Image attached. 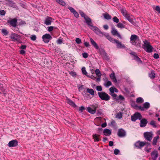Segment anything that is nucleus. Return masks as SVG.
<instances>
[{
  "instance_id": "obj_53",
  "label": "nucleus",
  "mask_w": 160,
  "mask_h": 160,
  "mask_svg": "<svg viewBox=\"0 0 160 160\" xmlns=\"http://www.w3.org/2000/svg\"><path fill=\"white\" fill-rule=\"evenodd\" d=\"M102 110L101 109H99V110H98L97 111V114L98 116H100L102 114Z\"/></svg>"
},
{
  "instance_id": "obj_11",
  "label": "nucleus",
  "mask_w": 160,
  "mask_h": 160,
  "mask_svg": "<svg viewBox=\"0 0 160 160\" xmlns=\"http://www.w3.org/2000/svg\"><path fill=\"white\" fill-rule=\"evenodd\" d=\"M134 145L137 148L141 149L145 145V143L144 142L138 141L135 143Z\"/></svg>"
},
{
  "instance_id": "obj_36",
  "label": "nucleus",
  "mask_w": 160,
  "mask_h": 160,
  "mask_svg": "<svg viewBox=\"0 0 160 160\" xmlns=\"http://www.w3.org/2000/svg\"><path fill=\"white\" fill-rule=\"evenodd\" d=\"M88 111L92 114H94L95 113V111L93 110L90 107H88L87 109Z\"/></svg>"
},
{
  "instance_id": "obj_52",
  "label": "nucleus",
  "mask_w": 160,
  "mask_h": 160,
  "mask_svg": "<svg viewBox=\"0 0 160 160\" xmlns=\"http://www.w3.org/2000/svg\"><path fill=\"white\" fill-rule=\"evenodd\" d=\"M59 3L63 6H66L67 5L65 2L62 0H61Z\"/></svg>"
},
{
  "instance_id": "obj_55",
  "label": "nucleus",
  "mask_w": 160,
  "mask_h": 160,
  "mask_svg": "<svg viewBox=\"0 0 160 160\" xmlns=\"http://www.w3.org/2000/svg\"><path fill=\"white\" fill-rule=\"evenodd\" d=\"M57 43L59 44H61L62 42V39H58L56 41Z\"/></svg>"
},
{
  "instance_id": "obj_46",
  "label": "nucleus",
  "mask_w": 160,
  "mask_h": 160,
  "mask_svg": "<svg viewBox=\"0 0 160 160\" xmlns=\"http://www.w3.org/2000/svg\"><path fill=\"white\" fill-rule=\"evenodd\" d=\"M2 32L5 35H7L8 33V31L5 29H2Z\"/></svg>"
},
{
  "instance_id": "obj_4",
  "label": "nucleus",
  "mask_w": 160,
  "mask_h": 160,
  "mask_svg": "<svg viewBox=\"0 0 160 160\" xmlns=\"http://www.w3.org/2000/svg\"><path fill=\"white\" fill-rule=\"evenodd\" d=\"M17 19L16 18H9V20L7 21V23L10 26H12L13 27H16L19 25H20V23L17 25Z\"/></svg>"
},
{
  "instance_id": "obj_21",
  "label": "nucleus",
  "mask_w": 160,
  "mask_h": 160,
  "mask_svg": "<svg viewBox=\"0 0 160 160\" xmlns=\"http://www.w3.org/2000/svg\"><path fill=\"white\" fill-rule=\"evenodd\" d=\"M52 17L48 16L45 20L44 23L47 25H50L52 22Z\"/></svg>"
},
{
  "instance_id": "obj_58",
  "label": "nucleus",
  "mask_w": 160,
  "mask_h": 160,
  "mask_svg": "<svg viewBox=\"0 0 160 160\" xmlns=\"http://www.w3.org/2000/svg\"><path fill=\"white\" fill-rule=\"evenodd\" d=\"M85 109V108L83 106L80 107L78 111H80L81 112H83V110Z\"/></svg>"
},
{
  "instance_id": "obj_6",
  "label": "nucleus",
  "mask_w": 160,
  "mask_h": 160,
  "mask_svg": "<svg viewBox=\"0 0 160 160\" xmlns=\"http://www.w3.org/2000/svg\"><path fill=\"white\" fill-rule=\"evenodd\" d=\"M142 117L140 112H135L133 115L131 116V120L133 122H135L137 119L141 120Z\"/></svg>"
},
{
  "instance_id": "obj_57",
  "label": "nucleus",
  "mask_w": 160,
  "mask_h": 160,
  "mask_svg": "<svg viewBox=\"0 0 160 160\" xmlns=\"http://www.w3.org/2000/svg\"><path fill=\"white\" fill-rule=\"evenodd\" d=\"M30 39L32 40L35 41L36 39V37L34 35H32L30 37Z\"/></svg>"
},
{
  "instance_id": "obj_32",
  "label": "nucleus",
  "mask_w": 160,
  "mask_h": 160,
  "mask_svg": "<svg viewBox=\"0 0 160 160\" xmlns=\"http://www.w3.org/2000/svg\"><path fill=\"white\" fill-rule=\"evenodd\" d=\"M118 32V31L114 28H112L111 33L113 36H116Z\"/></svg>"
},
{
  "instance_id": "obj_25",
  "label": "nucleus",
  "mask_w": 160,
  "mask_h": 160,
  "mask_svg": "<svg viewBox=\"0 0 160 160\" xmlns=\"http://www.w3.org/2000/svg\"><path fill=\"white\" fill-rule=\"evenodd\" d=\"M116 43L117 44V47L118 48H124L125 47V46L123 44H122L121 42H119L118 40L116 41Z\"/></svg>"
},
{
  "instance_id": "obj_51",
  "label": "nucleus",
  "mask_w": 160,
  "mask_h": 160,
  "mask_svg": "<svg viewBox=\"0 0 160 160\" xmlns=\"http://www.w3.org/2000/svg\"><path fill=\"white\" fill-rule=\"evenodd\" d=\"M150 125L153 126V127L156 128L157 127V125L155 123V121L154 120H152L150 122Z\"/></svg>"
},
{
  "instance_id": "obj_42",
  "label": "nucleus",
  "mask_w": 160,
  "mask_h": 160,
  "mask_svg": "<svg viewBox=\"0 0 160 160\" xmlns=\"http://www.w3.org/2000/svg\"><path fill=\"white\" fill-rule=\"evenodd\" d=\"M112 85L111 82L109 81H107L104 84L105 86L107 87H108L109 86Z\"/></svg>"
},
{
  "instance_id": "obj_1",
  "label": "nucleus",
  "mask_w": 160,
  "mask_h": 160,
  "mask_svg": "<svg viewBox=\"0 0 160 160\" xmlns=\"http://www.w3.org/2000/svg\"><path fill=\"white\" fill-rule=\"evenodd\" d=\"M131 43L136 47H140L141 41L139 37L136 35H132L130 37Z\"/></svg>"
},
{
  "instance_id": "obj_27",
  "label": "nucleus",
  "mask_w": 160,
  "mask_h": 160,
  "mask_svg": "<svg viewBox=\"0 0 160 160\" xmlns=\"http://www.w3.org/2000/svg\"><path fill=\"white\" fill-rule=\"evenodd\" d=\"M103 133L105 136H109L111 134L112 132L110 129L106 128L103 130Z\"/></svg>"
},
{
  "instance_id": "obj_43",
  "label": "nucleus",
  "mask_w": 160,
  "mask_h": 160,
  "mask_svg": "<svg viewBox=\"0 0 160 160\" xmlns=\"http://www.w3.org/2000/svg\"><path fill=\"white\" fill-rule=\"evenodd\" d=\"M103 59L106 60L107 61H108L109 60V58L106 52H105V54L103 56Z\"/></svg>"
},
{
  "instance_id": "obj_14",
  "label": "nucleus",
  "mask_w": 160,
  "mask_h": 160,
  "mask_svg": "<svg viewBox=\"0 0 160 160\" xmlns=\"http://www.w3.org/2000/svg\"><path fill=\"white\" fill-rule=\"evenodd\" d=\"M112 97L113 99L115 100L116 101H118L119 100L122 101H124L125 100V98L122 95H119L118 97L117 94L116 93H115L113 95H112Z\"/></svg>"
},
{
  "instance_id": "obj_38",
  "label": "nucleus",
  "mask_w": 160,
  "mask_h": 160,
  "mask_svg": "<svg viewBox=\"0 0 160 160\" xmlns=\"http://www.w3.org/2000/svg\"><path fill=\"white\" fill-rule=\"evenodd\" d=\"M134 108L137 110H140L141 111H144V110L143 107H142L141 106H138L137 105H135V107Z\"/></svg>"
},
{
  "instance_id": "obj_63",
  "label": "nucleus",
  "mask_w": 160,
  "mask_h": 160,
  "mask_svg": "<svg viewBox=\"0 0 160 160\" xmlns=\"http://www.w3.org/2000/svg\"><path fill=\"white\" fill-rule=\"evenodd\" d=\"M155 10H156L158 13L160 14V8L159 6H157L155 8Z\"/></svg>"
},
{
  "instance_id": "obj_20",
  "label": "nucleus",
  "mask_w": 160,
  "mask_h": 160,
  "mask_svg": "<svg viewBox=\"0 0 160 160\" xmlns=\"http://www.w3.org/2000/svg\"><path fill=\"white\" fill-rule=\"evenodd\" d=\"M86 23L87 24L88 27H90L89 28L91 30L94 32L95 31V29H96L95 27L96 28L97 27L92 25L93 23L92 22V19L89 21L88 22H87Z\"/></svg>"
},
{
  "instance_id": "obj_10",
  "label": "nucleus",
  "mask_w": 160,
  "mask_h": 160,
  "mask_svg": "<svg viewBox=\"0 0 160 160\" xmlns=\"http://www.w3.org/2000/svg\"><path fill=\"white\" fill-rule=\"evenodd\" d=\"M130 54L134 57L133 59L136 60L138 63L142 64V63L141 59L138 56L136 53L135 52L132 51L130 53Z\"/></svg>"
},
{
  "instance_id": "obj_40",
  "label": "nucleus",
  "mask_w": 160,
  "mask_h": 160,
  "mask_svg": "<svg viewBox=\"0 0 160 160\" xmlns=\"http://www.w3.org/2000/svg\"><path fill=\"white\" fill-rule=\"evenodd\" d=\"M117 27L118 28H125V26L121 22H118L117 24Z\"/></svg>"
},
{
  "instance_id": "obj_61",
  "label": "nucleus",
  "mask_w": 160,
  "mask_h": 160,
  "mask_svg": "<svg viewBox=\"0 0 160 160\" xmlns=\"http://www.w3.org/2000/svg\"><path fill=\"white\" fill-rule=\"evenodd\" d=\"M157 140L156 139L154 138L152 140V145L154 146L156 145L157 144Z\"/></svg>"
},
{
  "instance_id": "obj_49",
  "label": "nucleus",
  "mask_w": 160,
  "mask_h": 160,
  "mask_svg": "<svg viewBox=\"0 0 160 160\" xmlns=\"http://www.w3.org/2000/svg\"><path fill=\"white\" fill-rule=\"evenodd\" d=\"M96 89L97 91L100 92H101V91H102V87L101 86H96Z\"/></svg>"
},
{
  "instance_id": "obj_3",
  "label": "nucleus",
  "mask_w": 160,
  "mask_h": 160,
  "mask_svg": "<svg viewBox=\"0 0 160 160\" xmlns=\"http://www.w3.org/2000/svg\"><path fill=\"white\" fill-rule=\"evenodd\" d=\"M98 94L99 98L102 100L108 101L110 99V96L105 92H98Z\"/></svg>"
},
{
  "instance_id": "obj_13",
  "label": "nucleus",
  "mask_w": 160,
  "mask_h": 160,
  "mask_svg": "<svg viewBox=\"0 0 160 160\" xmlns=\"http://www.w3.org/2000/svg\"><path fill=\"white\" fill-rule=\"evenodd\" d=\"M18 142L17 140H12L9 142L8 146L9 147H16L18 145Z\"/></svg>"
},
{
  "instance_id": "obj_7",
  "label": "nucleus",
  "mask_w": 160,
  "mask_h": 160,
  "mask_svg": "<svg viewBox=\"0 0 160 160\" xmlns=\"http://www.w3.org/2000/svg\"><path fill=\"white\" fill-rule=\"evenodd\" d=\"M7 2L6 3V5L8 6L9 7H12L16 9H18V7L17 6L16 3L12 0H5Z\"/></svg>"
},
{
  "instance_id": "obj_56",
  "label": "nucleus",
  "mask_w": 160,
  "mask_h": 160,
  "mask_svg": "<svg viewBox=\"0 0 160 160\" xmlns=\"http://www.w3.org/2000/svg\"><path fill=\"white\" fill-rule=\"evenodd\" d=\"M130 103L131 105L133 107L135 108V105H137L135 104V102L133 100H130Z\"/></svg>"
},
{
  "instance_id": "obj_59",
  "label": "nucleus",
  "mask_w": 160,
  "mask_h": 160,
  "mask_svg": "<svg viewBox=\"0 0 160 160\" xmlns=\"http://www.w3.org/2000/svg\"><path fill=\"white\" fill-rule=\"evenodd\" d=\"M120 152V151L119 149H116L114 151V153L115 155H117L119 154Z\"/></svg>"
},
{
  "instance_id": "obj_30",
  "label": "nucleus",
  "mask_w": 160,
  "mask_h": 160,
  "mask_svg": "<svg viewBox=\"0 0 160 160\" xmlns=\"http://www.w3.org/2000/svg\"><path fill=\"white\" fill-rule=\"evenodd\" d=\"M125 18L133 25H135L136 24L133 19L130 18L129 14L126 16Z\"/></svg>"
},
{
  "instance_id": "obj_15",
  "label": "nucleus",
  "mask_w": 160,
  "mask_h": 160,
  "mask_svg": "<svg viewBox=\"0 0 160 160\" xmlns=\"http://www.w3.org/2000/svg\"><path fill=\"white\" fill-rule=\"evenodd\" d=\"M104 36L110 42L112 43H116V41L117 40L115 39L112 37L108 33H105L104 34Z\"/></svg>"
},
{
  "instance_id": "obj_23",
  "label": "nucleus",
  "mask_w": 160,
  "mask_h": 160,
  "mask_svg": "<svg viewBox=\"0 0 160 160\" xmlns=\"http://www.w3.org/2000/svg\"><path fill=\"white\" fill-rule=\"evenodd\" d=\"M44 62L47 67H50L52 65V61L49 59L45 58L44 59Z\"/></svg>"
},
{
  "instance_id": "obj_39",
  "label": "nucleus",
  "mask_w": 160,
  "mask_h": 160,
  "mask_svg": "<svg viewBox=\"0 0 160 160\" xmlns=\"http://www.w3.org/2000/svg\"><path fill=\"white\" fill-rule=\"evenodd\" d=\"M95 72L97 76L100 77L101 76L102 74L99 69H96L95 71Z\"/></svg>"
},
{
  "instance_id": "obj_12",
  "label": "nucleus",
  "mask_w": 160,
  "mask_h": 160,
  "mask_svg": "<svg viewBox=\"0 0 160 160\" xmlns=\"http://www.w3.org/2000/svg\"><path fill=\"white\" fill-rule=\"evenodd\" d=\"M79 13L81 16L83 18L85 19V20L84 22L87 23V22H88L91 19L90 18L85 14L83 12L81 11L79 12Z\"/></svg>"
},
{
  "instance_id": "obj_35",
  "label": "nucleus",
  "mask_w": 160,
  "mask_h": 160,
  "mask_svg": "<svg viewBox=\"0 0 160 160\" xmlns=\"http://www.w3.org/2000/svg\"><path fill=\"white\" fill-rule=\"evenodd\" d=\"M87 92L89 93L90 94L92 95H94V91L93 89L87 88Z\"/></svg>"
},
{
  "instance_id": "obj_26",
  "label": "nucleus",
  "mask_w": 160,
  "mask_h": 160,
  "mask_svg": "<svg viewBox=\"0 0 160 160\" xmlns=\"http://www.w3.org/2000/svg\"><path fill=\"white\" fill-rule=\"evenodd\" d=\"M67 103L73 108H76L77 107V105L75 104V103L71 100L69 98H67Z\"/></svg>"
},
{
  "instance_id": "obj_16",
  "label": "nucleus",
  "mask_w": 160,
  "mask_h": 160,
  "mask_svg": "<svg viewBox=\"0 0 160 160\" xmlns=\"http://www.w3.org/2000/svg\"><path fill=\"white\" fill-rule=\"evenodd\" d=\"M118 135L119 137H124L126 135V132L124 130L121 128L118 130Z\"/></svg>"
},
{
  "instance_id": "obj_9",
  "label": "nucleus",
  "mask_w": 160,
  "mask_h": 160,
  "mask_svg": "<svg viewBox=\"0 0 160 160\" xmlns=\"http://www.w3.org/2000/svg\"><path fill=\"white\" fill-rule=\"evenodd\" d=\"M144 137L145 139L149 141H151L152 138V132H147L144 133Z\"/></svg>"
},
{
  "instance_id": "obj_54",
  "label": "nucleus",
  "mask_w": 160,
  "mask_h": 160,
  "mask_svg": "<svg viewBox=\"0 0 160 160\" xmlns=\"http://www.w3.org/2000/svg\"><path fill=\"white\" fill-rule=\"evenodd\" d=\"M6 11L4 10H0V15L1 16H4L6 14Z\"/></svg>"
},
{
  "instance_id": "obj_41",
  "label": "nucleus",
  "mask_w": 160,
  "mask_h": 160,
  "mask_svg": "<svg viewBox=\"0 0 160 160\" xmlns=\"http://www.w3.org/2000/svg\"><path fill=\"white\" fill-rule=\"evenodd\" d=\"M99 53L102 56H103L106 52L104 49L103 48H101V49L99 48Z\"/></svg>"
},
{
  "instance_id": "obj_29",
  "label": "nucleus",
  "mask_w": 160,
  "mask_h": 160,
  "mask_svg": "<svg viewBox=\"0 0 160 160\" xmlns=\"http://www.w3.org/2000/svg\"><path fill=\"white\" fill-rule=\"evenodd\" d=\"M96 29H95V31L94 32L97 35L99 36H103L104 34L99 29L98 27H95Z\"/></svg>"
},
{
  "instance_id": "obj_18",
  "label": "nucleus",
  "mask_w": 160,
  "mask_h": 160,
  "mask_svg": "<svg viewBox=\"0 0 160 160\" xmlns=\"http://www.w3.org/2000/svg\"><path fill=\"white\" fill-rule=\"evenodd\" d=\"M151 155L152 159L153 160H156L158 158V152L156 150H154L151 153Z\"/></svg>"
},
{
  "instance_id": "obj_8",
  "label": "nucleus",
  "mask_w": 160,
  "mask_h": 160,
  "mask_svg": "<svg viewBox=\"0 0 160 160\" xmlns=\"http://www.w3.org/2000/svg\"><path fill=\"white\" fill-rule=\"evenodd\" d=\"M42 38L45 43H48L52 39V38L50 34L46 33L42 36Z\"/></svg>"
},
{
  "instance_id": "obj_5",
  "label": "nucleus",
  "mask_w": 160,
  "mask_h": 160,
  "mask_svg": "<svg viewBox=\"0 0 160 160\" xmlns=\"http://www.w3.org/2000/svg\"><path fill=\"white\" fill-rule=\"evenodd\" d=\"M10 37L13 41H16L19 43H22V42L21 41V36L18 34L12 32L11 34Z\"/></svg>"
},
{
  "instance_id": "obj_34",
  "label": "nucleus",
  "mask_w": 160,
  "mask_h": 160,
  "mask_svg": "<svg viewBox=\"0 0 160 160\" xmlns=\"http://www.w3.org/2000/svg\"><path fill=\"white\" fill-rule=\"evenodd\" d=\"M103 16L106 19L109 20L111 19L112 18L111 16L107 13L103 14Z\"/></svg>"
},
{
  "instance_id": "obj_31",
  "label": "nucleus",
  "mask_w": 160,
  "mask_h": 160,
  "mask_svg": "<svg viewBox=\"0 0 160 160\" xmlns=\"http://www.w3.org/2000/svg\"><path fill=\"white\" fill-rule=\"evenodd\" d=\"M155 71L153 70H152L151 72L148 74L149 77L152 79H154L155 78Z\"/></svg>"
},
{
  "instance_id": "obj_22",
  "label": "nucleus",
  "mask_w": 160,
  "mask_h": 160,
  "mask_svg": "<svg viewBox=\"0 0 160 160\" xmlns=\"http://www.w3.org/2000/svg\"><path fill=\"white\" fill-rule=\"evenodd\" d=\"M90 40L91 44L92 46L97 49H99V46L96 42L94 41L92 38H90Z\"/></svg>"
},
{
  "instance_id": "obj_2",
  "label": "nucleus",
  "mask_w": 160,
  "mask_h": 160,
  "mask_svg": "<svg viewBox=\"0 0 160 160\" xmlns=\"http://www.w3.org/2000/svg\"><path fill=\"white\" fill-rule=\"evenodd\" d=\"M144 44L142 46V48L147 52H152L154 49V48L150 44L149 42L147 40L143 41Z\"/></svg>"
},
{
  "instance_id": "obj_19",
  "label": "nucleus",
  "mask_w": 160,
  "mask_h": 160,
  "mask_svg": "<svg viewBox=\"0 0 160 160\" xmlns=\"http://www.w3.org/2000/svg\"><path fill=\"white\" fill-rule=\"evenodd\" d=\"M140 126L141 127H144L146 126L148 121L145 118H142L140 120Z\"/></svg>"
},
{
  "instance_id": "obj_62",
  "label": "nucleus",
  "mask_w": 160,
  "mask_h": 160,
  "mask_svg": "<svg viewBox=\"0 0 160 160\" xmlns=\"http://www.w3.org/2000/svg\"><path fill=\"white\" fill-rule=\"evenodd\" d=\"M84 44L85 46L87 47H89L90 46V44L88 42H85V41H84Z\"/></svg>"
},
{
  "instance_id": "obj_28",
  "label": "nucleus",
  "mask_w": 160,
  "mask_h": 160,
  "mask_svg": "<svg viewBox=\"0 0 160 160\" xmlns=\"http://www.w3.org/2000/svg\"><path fill=\"white\" fill-rule=\"evenodd\" d=\"M120 11L122 15L125 17L129 14L128 13V12L125 8H122L120 10Z\"/></svg>"
},
{
  "instance_id": "obj_37",
  "label": "nucleus",
  "mask_w": 160,
  "mask_h": 160,
  "mask_svg": "<svg viewBox=\"0 0 160 160\" xmlns=\"http://www.w3.org/2000/svg\"><path fill=\"white\" fill-rule=\"evenodd\" d=\"M136 101L137 103H141L143 102L144 100L142 98L139 97L137 98Z\"/></svg>"
},
{
  "instance_id": "obj_24",
  "label": "nucleus",
  "mask_w": 160,
  "mask_h": 160,
  "mask_svg": "<svg viewBox=\"0 0 160 160\" xmlns=\"http://www.w3.org/2000/svg\"><path fill=\"white\" fill-rule=\"evenodd\" d=\"M92 136L94 142H98L101 140V139L99 138V137H100V135L97 134H95L92 135Z\"/></svg>"
},
{
  "instance_id": "obj_33",
  "label": "nucleus",
  "mask_w": 160,
  "mask_h": 160,
  "mask_svg": "<svg viewBox=\"0 0 160 160\" xmlns=\"http://www.w3.org/2000/svg\"><path fill=\"white\" fill-rule=\"evenodd\" d=\"M150 107V103L148 102H146L145 103L143 104V108H145V109H147L149 108Z\"/></svg>"
},
{
  "instance_id": "obj_17",
  "label": "nucleus",
  "mask_w": 160,
  "mask_h": 160,
  "mask_svg": "<svg viewBox=\"0 0 160 160\" xmlns=\"http://www.w3.org/2000/svg\"><path fill=\"white\" fill-rule=\"evenodd\" d=\"M70 12L72 13L74 15V16L77 18H78L79 16L78 13L73 8L71 7H69L68 8Z\"/></svg>"
},
{
  "instance_id": "obj_47",
  "label": "nucleus",
  "mask_w": 160,
  "mask_h": 160,
  "mask_svg": "<svg viewBox=\"0 0 160 160\" xmlns=\"http://www.w3.org/2000/svg\"><path fill=\"white\" fill-rule=\"evenodd\" d=\"M114 22L118 23L119 22V20L118 18L116 16L112 18Z\"/></svg>"
},
{
  "instance_id": "obj_44",
  "label": "nucleus",
  "mask_w": 160,
  "mask_h": 160,
  "mask_svg": "<svg viewBox=\"0 0 160 160\" xmlns=\"http://www.w3.org/2000/svg\"><path fill=\"white\" fill-rule=\"evenodd\" d=\"M82 73L83 75H87L88 73L86 70L85 68V67H83L82 68Z\"/></svg>"
},
{
  "instance_id": "obj_50",
  "label": "nucleus",
  "mask_w": 160,
  "mask_h": 160,
  "mask_svg": "<svg viewBox=\"0 0 160 160\" xmlns=\"http://www.w3.org/2000/svg\"><path fill=\"white\" fill-rule=\"evenodd\" d=\"M55 28L53 26H50L48 27V31L49 32H52L54 28Z\"/></svg>"
},
{
  "instance_id": "obj_48",
  "label": "nucleus",
  "mask_w": 160,
  "mask_h": 160,
  "mask_svg": "<svg viewBox=\"0 0 160 160\" xmlns=\"http://www.w3.org/2000/svg\"><path fill=\"white\" fill-rule=\"evenodd\" d=\"M122 113L121 112H119L117 113V116L119 119H121L122 118Z\"/></svg>"
},
{
  "instance_id": "obj_60",
  "label": "nucleus",
  "mask_w": 160,
  "mask_h": 160,
  "mask_svg": "<svg viewBox=\"0 0 160 160\" xmlns=\"http://www.w3.org/2000/svg\"><path fill=\"white\" fill-rule=\"evenodd\" d=\"M75 41L78 44H80L81 42V39L79 38H77L75 39Z\"/></svg>"
},
{
  "instance_id": "obj_64",
  "label": "nucleus",
  "mask_w": 160,
  "mask_h": 160,
  "mask_svg": "<svg viewBox=\"0 0 160 160\" xmlns=\"http://www.w3.org/2000/svg\"><path fill=\"white\" fill-rule=\"evenodd\" d=\"M110 77L112 79L115 77V73L114 72H113L110 75Z\"/></svg>"
},
{
  "instance_id": "obj_45",
  "label": "nucleus",
  "mask_w": 160,
  "mask_h": 160,
  "mask_svg": "<svg viewBox=\"0 0 160 160\" xmlns=\"http://www.w3.org/2000/svg\"><path fill=\"white\" fill-rule=\"evenodd\" d=\"M69 73L70 75L74 77H76L77 74L76 72H74L72 71L69 72Z\"/></svg>"
}]
</instances>
